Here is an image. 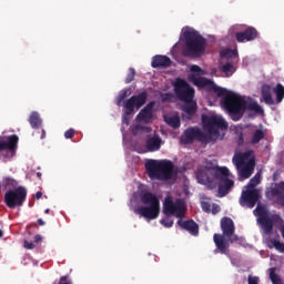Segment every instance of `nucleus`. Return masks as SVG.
Wrapping results in <instances>:
<instances>
[{"label": "nucleus", "mask_w": 284, "mask_h": 284, "mask_svg": "<svg viewBox=\"0 0 284 284\" xmlns=\"http://www.w3.org/2000/svg\"><path fill=\"white\" fill-rule=\"evenodd\" d=\"M41 139H45V130H42Z\"/></svg>", "instance_id": "5fc2aeb1"}, {"label": "nucleus", "mask_w": 284, "mask_h": 284, "mask_svg": "<svg viewBox=\"0 0 284 284\" xmlns=\"http://www.w3.org/2000/svg\"><path fill=\"white\" fill-rule=\"evenodd\" d=\"M146 149L149 152H159L161 150V136L154 135L146 140Z\"/></svg>", "instance_id": "5701e85b"}, {"label": "nucleus", "mask_w": 284, "mask_h": 284, "mask_svg": "<svg viewBox=\"0 0 284 284\" xmlns=\"http://www.w3.org/2000/svg\"><path fill=\"white\" fill-rule=\"evenodd\" d=\"M222 176H230V170L225 166L219 165H206L196 171V179L201 185H206L209 190H214L216 187L215 179Z\"/></svg>", "instance_id": "39448f33"}, {"label": "nucleus", "mask_w": 284, "mask_h": 284, "mask_svg": "<svg viewBox=\"0 0 284 284\" xmlns=\"http://www.w3.org/2000/svg\"><path fill=\"white\" fill-rule=\"evenodd\" d=\"M265 139V132L263 130L257 129L254 131L251 143L252 145H256L257 143H261Z\"/></svg>", "instance_id": "c85d7f7f"}, {"label": "nucleus", "mask_w": 284, "mask_h": 284, "mask_svg": "<svg viewBox=\"0 0 284 284\" xmlns=\"http://www.w3.org/2000/svg\"><path fill=\"white\" fill-rule=\"evenodd\" d=\"M273 219H277L278 221H282L281 215L275 214Z\"/></svg>", "instance_id": "864d4df0"}, {"label": "nucleus", "mask_w": 284, "mask_h": 284, "mask_svg": "<svg viewBox=\"0 0 284 284\" xmlns=\"http://www.w3.org/2000/svg\"><path fill=\"white\" fill-rule=\"evenodd\" d=\"M174 92L179 101H183V103L194 100V88H192L190 83L183 79H176L174 83Z\"/></svg>", "instance_id": "f8f14e48"}, {"label": "nucleus", "mask_w": 284, "mask_h": 284, "mask_svg": "<svg viewBox=\"0 0 284 284\" xmlns=\"http://www.w3.org/2000/svg\"><path fill=\"white\" fill-rule=\"evenodd\" d=\"M41 196H43V193H41V191H38L36 193V199H41Z\"/></svg>", "instance_id": "09e8293b"}, {"label": "nucleus", "mask_w": 284, "mask_h": 284, "mask_svg": "<svg viewBox=\"0 0 284 284\" xmlns=\"http://www.w3.org/2000/svg\"><path fill=\"white\" fill-rule=\"evenodd\" d=\"M276 190H284V182H281V183L278 184V187H277Z\"/></svg>", "instance_id": "8fccbe9b"}, {"label": "nucleus", "mask_w": 284, "mask_h": 284, "mask_svg": "<svg viewBox=\"0 0 284 284\" xmlns=\"http://www.w3.org/2000/svg\"><path fill=\"white\" fill-rule=\"evenodd\" d=\"M156 102L151 101L149 102L136 115V121L142 123H150L152 119H154V105Z\"/></svg>", "instance_id": "f3484780"}, {"label": "nucleus", "mask_w": 284, "mask_h": 284, "mask_svg": "<svg viewBox=\"0 0 284 284\" xmlns=\"http://www.w3.org/2000/svg\"><path fill=\"white\" fill-rule=\"evenodd\" d=\"M196 140L200 141V143H212V135L204 133L196 126H193L184 131V133L181 135L180 143L190 145Z\"/></svg>", "instance_id": "9d476101"}, {"label": "nucleus", "mask_w": 284, "mask_h": 284, "mask_svg": "<svg viewBox=\"0 0 284 284\" xmlns=\"http://www.w3.org/2000/svg\"><path fill=\"white\" fill-rule=\"evenodd\" d=\"M220 70H221V72H223V74H225L226 78L232 77V74H234V72H236V68L230 61H226V63L220 65Z\"/></svg>", "instance_id": "a878e982"}, {"label": "nucleus", "mask_w": 284, "mask_h": 284, "mask_svg": "<svg viewBox=\"0 0 284 284\" xmlns=\"http://www.w3.org/2000/svg\"><path fill=\"white\" fill-rule=\"evenodd\" d=\"M164 121L166 125L170 128H173V130H176V128H181V118L179 115H172V116H164Z\"/></svg>", "instance_id": "cd10ccee"}, {"label": "nucleus", "mask_w": 284, "mask_h": 284, "mask_svg": "<svg viewBox=\"0 0 284 284\" xmlns=\"http://www.w3.org/2000/svg\"><path fill=\"white\" fill-rule=\"evenodd\" d=\"M33 241L34 243H40V241H43V237L40 234H38L34 236Z\"/></svg>", "instance_id": "de8ad7c7"}, {"label": "nucleus", "mask_w": 284, "mask_h": 284, "mask_svg": "<svg viewBox=\"0 0 284 284\" xmlns=\"http://www.w3.org/2000/svg\"><path fill=\"white\" fill-rule=\"evenodd\" d=\"M26 199H28V190H26L24 186H18L4 193V204L9 210L22 207L23 203H26Z\"/></svg>", "instance_id": "6e6552de"}, {"label": "nucleus", "mask_w": 284, "mask_h": 284, "mask_svg": "<svg viewBox=\"0 0 284 284\" xmlns=\"http://www.w3.org/2000/svg\"><path fill=\"white\" fill-rule=\"evenodd\" d=\"M261 184V174H255L251 180L250 182L246 184V187L247 190H258L256 189V185H260Z\"/></svg>", "instance_id": "2f4dec72"}, {"label": "nucleus", "mask_w": 284, "mask_h": 284, "mask_svg": "<svg viewBox=\"0 0 284 284\" xmlns=\"http://www.w3.org/2000/svg\"><path fill=\"white\" fill-rule=\"evenodd\" d=\"M74 129H69L68 131L64 132V138L65 139H72L74 136Z\"/></svg>", "instance_id": "ea45409f"}, {"label": "nucleus", "mask_w": 284, "mask_h": 284, "mask_svg": "<svg viewBox=\"0 0 284 284\" xmlns=\"http://www.w3.org/2000/svg\"><path fill=\"white\" fill-rule=\"evenodd\" d=\"M254 215L257 216V221L260 225H262L264 233L267 235L272 234V231L274 230V221L271 219L267 207L257 204L254 210Z\"/></svg>", "instance_id": "ddd939ff"}, {"label": "nucleus", "mask_w": 284, "mask_h": 284, "mask_svg": "<svg viewBox=\"0 0 284 284\" xmlns=\"http://www.w3.org/2000/svg\"><path fill=\"white\" fill-rule=\"evenodd\" d=\"M36 175L38 179H41V176H43V174L41 172H37Z\"/></svg>", "instance_id": "603ef678"}, {"label": "nucleus", "mask_w": 284, "mask_h": 284, "mask_svg": "<svg viewBox=\"0 0 284 284\" xmlns=\"http://www.w3.org/2000/svg\"><path fill=\"white\" fill-rule=\"evenodd\" d=\"M152 68H170L172 65V60L168 55H155L152 58Z\"/></svg>", "instance_id": "412c9836"}, {"label": "nucleus", "mask_w": 284, "mask_h": 284, "mask_svg": "<svg viewBox=\"0 0 284 284\" xmlns=\"http://www.w3.org/2000/svg\"><path fill=\"white\" fill-rule=\"evenodd\" d=\"M221 59H226V61L231 62L236 61L239 59V50L236 49H224L220 52Z\"/></svg>", "instance_id": "393cba45"}, {"label": "nucleus", "mask_w": 284, "mask_h": 284, "mask_svg": "<svg viewBox=\"0 0 284 284\" xmlns=\"http://www.w3.org/2000/svg\"><path fill=\"white\" fill-rule=\"evenodd\" d=\"M268 276L273 284H283V280H281V276L276 274V267H271L268 270Z\"/></svg>", "instance_id": "473e14b6"}, {"label": "nucleus", "mask_w": 284, "mask_h": 284, "mask_svg": "<svg viewBox=\"0 0 284 284\" xmlns=\"http://www.w3.org/2000/svg\"><path fill=\"white\" fill-rule=\"evenodd\" d=\"M148 102V91H142L138 95H133L124 102V114L130 116V114H134V108L136 110H141L143 105Z\"/></svg>", "instance_id": "4468645a"}, {"label": "nucleus", "mask_w": 284, "mask_h": 284, "mask_svg": "<svg viewBox=\"0 0 284 284\" xmlns=\"http://www.w3.org/2000/svg\"><path fill=\"white\" fill-rule=\"evenodd\" d=\"M268 247H275L277 252L284 254V243L278 240H271V245H268Z\"/></svg>", "instance_id": "f704fd0d"}, {"label": "nucleus", "mask_w": 284, "mask_h": 284, "mask_svg": "<svg viewBox=\"0 0 284 284\" xmlns=\"http://www.w3.org/2000/svg\"><path fill=\"white\" fill-rule=\"evenodd\" d=\"M262 99L266 105H274V99L272 98V87L270 84L262 85Z\"/></svg>", "instance_id": "b1692460"}, {"label": "nucleus", "mask_w": 284, "mask_h": 284, "mask_svg": "<svg viewBox=\"0 0 284 284\" xmlns=\"http://www.w3.org/2000/svg\"><path fill=\"white\" fill-rule=\"evenodd\" d=\"M211 212L212 214H219V212H221V206H219V204H213Z\"/></svg>", "instance_id": "79ce46f5"}, {"label": "nucleus", "mask_w": 284, "mask_h": 284, "mask_svg": "<svg viewBox=\"0 0 284 284\" xmlns=\"http://www.w3.org/2000/svg\"><path fill=\"white\" fill-rule=\"evenodd\" d=\"M38 224L45 225V222L43 220H41V219H38Z\"/></svg>", "instance_id": "3c124183"}, {"label": "nucleus", "mask_w": 284, "mask_h": 284, "mask_svg": "<svg viewBox=\"0 0 284 284\" xmlns=\"http://www.w3.org/2000/svg\"><path fill=\"white\" fill-rule=\"evenodd\" d=\"M272 196H276V203L277 205H281L284 207V193L281 191V189H272L271 191Z\"/></svg>", "instance_id": "7c9ffc66"}, {"label": "nucleus", "mask_w": 284, "mask_h": 284, "mask_svg": "<svg viewBox=\"0 0 284 284\" xmlns=\"http://www.w3.org/2000/svg\"><path fill=\"white\" fill-rule=\"evenodd\" d=\"M220 183H219V196L223 197V196H227V194H230V190H232L234 187V180H230V178H227V175H223L220 174L219 178H216Z\"/></svg>", "instance_id": "a211bd4d"}, {"label": "nucleus", "mask_w": 284, "mask_h": 284, "mask_svg": "<svg viewBox=\"0 0 284 284\" xmlns=\"http://www.w3.org/2000/svg\"><path fill=\"white\" fill-rule=\"evenodd\" d=\"M273 92L276 97V102L281 103L284 99V85L281 83H277L276 87L273 89Z\"/></svg>", "instance_id": "c756f323"}, {"label": "nucleus", "mask_w": 284, "mask_h": 284, "mask_svg": "<svg viewBox=\"0 0 284 284\" xmlns=\"http://www.w3.org/2000/svg\"><path fill=\"white\" fill-rule=\"evenodd\" d=\"M221 230L223 234H214L213 241L215 243L216 250H214V254H227L230 252V243H236L239 241V235H234L235 227L234 221L230 217H223L221 220Z\"/></svg>", "instance_id": "f03ea898"}, {"label": "nucleus", "mask_w": 284, "mask_h": 284, "mask_svg": "<svg viewBox=\"0 0 284 284\" xmlns=\"http://www.w3.org/2000/svg\"><path fill=\"white\" fill-rule=\"evenodd\" d=\"M196 110H199V106L194 100L184 102V105L182 106V112L189 121L196 114Z\"/></svg>", "instance_id": "4be33fe9"}, {"label": "nucleus", "mask_w": 284, "mask_h": 284, "mask_svg": "<svg viewBox=\"0 0 284 284\" xmlns=\"http://www.w3.org/2000/svg\"><path fill=\"white\" fill-rule=\"evenodd\" d=\"M160 223L164 227H172V225H174V221L170 220V217L162 219Z\"/></svg>", "instance_id": "58836bf2"}, {"label": "nucleus", "mask_w": 284, "mask_h": 284, "mask_svg": "<svg viewBox=\"0 0 284 284\" xmlns=\"http://www.w3.org/2000/svg\"><path fill=\"white\" fill-rule=\"evenodd\" d=\"M29 123L33 130H39V128H41V116L37 111L31 112Z\"/></svg>", "instance_id": "bb28decb"}, {"label": "nucleus", "mask_w": 284, "mask_h": 284, "mask_svg": "<svg viewBox=\"0 0 284 284\" xmlns=\"http://www.w3.org/2000/svg\"><path fill=\"white\" fill-rule=\"evenodd\" d=\"M260 200H261V192L258 190L244 187L240 197V205L242 207H248L250 210H252V207H254L257 201Z\"/></svg>", "instance_id": "2eb2a0df"}, {"label": "nucleus", "mask_w": 284, "mask_h": 284, "mask_svg": "<svg viewBox=\"0 0 284 284\" xmlns=\"http://www.w3.org/2000/svg\"><path fill=\"white\" fill-rule=\"evenodd\" d=\"M24 247H26L27 250H34L36 245H34V243H32V242L24 241Z\"/></svg>", "instance_id": "37998d69"}, {"label": "nucleus", "mask_w": 284, "mask_h": 284, "mask_svg": "<svg viewBox=\"0 0 284 284\" xmlns=\"http://www.w3.org/2000/svg\"><path fill=\"white\" fill-rule=\"evenodd\" d=\"M141 130H143V126H141V125H135V126L132 129V134L135 136V134H138V132H141Z\"/></svg>", "instance_id": "a18cd8bd"}, {"label": "nucleus", "mask_w": 284, "mask_h": 284, "mask_svg": "<svg viewBox=\"0 0 284 284\" xmlns=\"http://www.w3.org/2000/svg\"><path fill=\"white\" fill-rule=\"evenodd\" d=\"M128 97V90H121L118 98H116V101H115V104L121 108V103H123V101H125Z\"/></svg>", "instance_id": "c9c22d12"}, {"label": "nucleus", "mask_w": 284, "mask_h": 284, "mask_svg": "<svg viewBox=\"0 0 284 284\" xmlns=\"http://www.w3.org/2000/svg\"><path fill=\"white\" fill-rule=\"evenodd\" d=\"M44 214H50V209H45Z\"/></svg>", "instance_id": "6e6d98bb"}, {"label": "nucleus", "mask_w": 284, "mask_h": 284, "mask_svg": "<svg viewBox=\"0 0 284 284\" xmlns=\"http://www.w3.org/2000/svg\"><path fill=\"white\" fill-rule=\"evenodd\" d=\"M243 143H244L243 133H240L237 136V145H243Z\"/></svg>", "instance_id": "49530a36"}, {"label": "nucleus", "mask_w": 284, "mask_h": 284, "mask_svg": "<svg viewBox=\"0 0 284 284\" xmlns=\"http://www.w3.org/2000/svg\"><path fill=\"white\" fill-rule=\"evenodd\" d=\"M202 123L211 139L212 136H219V130H227L230 128L227 122L220 115H202Z\"/></svg>", "instance_id": "1a4fd4ad"}, {"label": "nucleus", "mask_w": 284, "mask_h": 284, "mask_svg": "<svg viewBox=\"0 0 284 284\" xmlns=\"http://www.w3.org/2000/svg\"><path fill=\"white\" fill-rule=\"evenodd\" d=\"M201 207L203 212H206V214H210V212H212V204H210V201H202Z\"/></svg>", "instance_id": "4c0bfd02"}, {"label": "nucleus", "mask_w": 284, "mask_h": 284, "mask_svg": "<svg viewBox=\"0 0 284 284\" xmlns=\"http://www.w3.org/2000/svg\"><path fill=\"white\" fill-rule=\"evenodd\" d=\"M258 37V31L254 27H247L242 32L235 33L237 43H245V41H254Z\"/></svg>", "instance_id": "6ab92c4d"}, {"label": "nucleus", "mask_w": 284, "mask_h": 284, "mask_svg": "<svg viewBox=\"0 0 284 284\" xmlns=\"http://www.w3.org/2000/svg\"><path fill=\"white\" fill-rule=\"evenodd\" d=\"M183 37L185 41L184 57L199 58L205 52L207 41L196 30L186 28L184 29Z\"/></svg>", "instance_id": "7ed1b4c3"}, {"label": "nucleus", "mask_w": 284, "mask_h": 284, "mask_svg": "<svg viewBox=\"0 0 284 284\" xmlns=\"http://www.w3.org/2000/svg\"><path fill=\"white\" fill-rule=\"evenodd\" d=\"M191 74H189L190 83L196 85V88H210L217 97H224L222 100L223 106L229 112L232 121H241L245 110L250 112H256L261 114L263 109L256 101L244 100L236 93H229L226 89H223L214 83V81L203 78L205 71L201 67L193 64L190 67Z\"/></svg>", "instance_id": "f257e3e1"}, {"label": "nucleus", "mask_w": 284, "mask_h": 284, "mask_svg": "<svg viewBox=\"0 0 284 284\" xmlns=\"http://www.w3.org/2000/svg\"><path fill=\"white\" fill-rule=\"evenodd\" d=\"M134 77H136V71L133 68H130L125 79V83H132L134 81Z\"/></svg>", "instance_id": "e433bc0d"}, {"label": "nucleus", "mask_w": 284, "mask_h": 284, "mask_svg": "<svg viewBox=\"0 0 284 284\" xmlns=\"http://www.w3.org/2000/svg\"><path fill=\"white\" fill-rule=\"evenodd\" d=\"M170 99H172V93H165V94L162 97V102H163V103H168V101H170Z\"/></svg>", "instance_id": "c03bdc74"}, {"label": "nucleus", "mask_w": 284, "mask_h": 284, "mask_svg": "<svg viewBox=\"0 0 284 284\" xmlns=\"http://www.w3.org/2000/svg\"><path fill=\"white\" fill-rule=\"evenodd\" d=\"M247 281L248 284H258V276L248 275Z\"/></svg>", "instance_id": "a19ab883"}, {"label": "nucleus", "mask_w": 284, "mask_h": 284, "mask_svg": "<svg viewBox=\"0 0 284 284\" xmlns=\"http://www.w3.org/2000/svg\"><path fill=\"white\" fill-rule=\"evenodd\" d=\"M232 161L241 179H250L254 174V168H256L254 151L248 150L246 152L235 153Z\"/></svg>", "instance_id": "423d86ee"}, {"label": "nucleus", "mask_w": 284, "mask_h": 284, "mask_svg": "<svg viewBox=\"0 0 284 284\" xmlns=\"http://www.w3.org/2000/svg\"><path fill=\"white\" fill-rule=\"evenodd\" d=\"M145 170L148 176L156 181H170L174 176V163L170 160H149Z\"/></svg>", "instance_id": "20e7f679"}, {"label": "nucleus", "mask_w": 284, "mask_h": 284, "mask_svg": "<svg viewBox=\"0 0 284 284\" xmlns=\"http://www.w3.org/2000/svg\"><path fill=\"white\" fill-rule=\"evenodd\" d=\"M141 202L149 206H139L138 209H134L135 214L143 216L146 221H154V219H159V214L161 213V203L156 195L145 192L141 196Z\"/></svg>", "instance_id": "0eeeda50"}, {"label": "nucleus", "mask_w": 284, "mask_h": 284, "mask_svg": "<svg viewBox=\"0 0 284 284\" xmlns=\"http://www.w3.org/2000/svg\"><path fill=\"white\" fill-rule=\"evenodd\" d=\"M3 183L4 187H12L13 190H17V185H19V182L11 176L3 178Z\"/></svg>", "instance_id": "72a5a7b5"}, {"label": "nucleus", "mask_w": 284, "mask_h": 284, "mask_svg": "<svg viewBox=\"0 0 284 284\" xmlns=\"http://www.w3.org/2000/svg\"><path fill=\"white\" fill-rule=\"evenodd\" d=\"M185 201L176 199L174 202L172 197H166L163 204V212L166 216H176L183 219L185 216Z\"/></svg>", "instance_id": "9b49d317"}, {"label": "nucleus", "mask_w": 284, "mask_h": 284, "mask_svg": "<svg viewBox=\"0 0 284 284\" xmlns=\"http://www.w3.org/2000/svg\"><path fill=\"white\" fill-rule=\"evenodd\" d=\"M17 145H19V135L13 134L7 138H0V152L8 150L11 154L17 152Z\"/></svg>", "instance_id": "dca6fc26"}, {"label": "nucleus", "mask_w": 284, "mask_h": 284, "mask_svg": "<svg viewBox=\"0 0 284 284\" xmlns=\"http://www.w3.org/2000/svg\"><path fill=\"white\" fill-rule=\"evenodd\" d=\"M178 225L182 227V230H186L192 236H199V224L194 222V220H179Z\"/></svg>", "instance_id": "aec40b11"}, {"label": "nucleus", "mask_w": 284, "mask_h": 284, "mask_svg": "<svg viewBox=\"0 0 284 284\" xmlns=\"http://www.w3.org/2000/svg\"><path fill=\"white\" fill-rule=\"evenodd\" d=\"M2 237H3V231L0 230V239H2Z\"/></svg>", "instance_id": "4d7b16f0"}]
</instances>
